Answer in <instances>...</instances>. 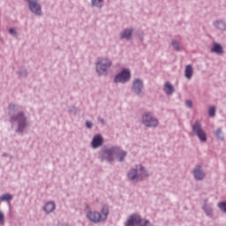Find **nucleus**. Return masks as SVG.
Listing matches in <instances>:
<instances>
[{"mask_svg": "<svg viewBox=\"0 0 226 226\" xmlns=\"http://www.w3.org/2000/svg\"><path fill=\"white\" fill-rule=\"evenodd\" d=\"M109 215V205H103L101 213H98V210H88L87 213V218L93 223H102L108 220Z\"/></svg>", "mask_w": 226, "mask_h": 226, "instance_id": "nucleus-1", "label": "nucleus"}, {"mask_svg": "<svg viewBox=\"0 0 226 226\" xmlns=\"http://www.w3.org/2000/svg\"><path fill=\"white\" fill-rule=\"evenodd\" d=\"M127 152L121 150L119 147H111L110 148H105L102 151V156L108 161H114L115 155L118 158V161H123Z\"/></svg>", "mask_w": 226, "mask_h": 226, "instance_id": "nucleus-2", "label": "nucleus"}, {"mask_svg": "<svg viewBox=\"0 0 226 226\" xmlns=\"http://www.w3.org/2000/svg\"><path fill=\"white\" fill-rule=\"evenodd\" d=\"M147 176V171L141 165L137 166L136 168H132L128 173V177L131 180H140Z\"/></svg>", "mask_w": 226, "mask_h": 226, "instance_id": "nucleus-3", "label": "nucleus"}, {"mask_svg": "<svg viewBox=\"0 0 226 226\" xmlns=\"http://www.w3.org/2000/svg\"><path fill=\"white\" fill-rule=\"evenodd\" d=\"M125 226H153L148 220H142L139 215L134 214L129 216Z\"/></svg>", "mask_w": 226, "mask_h": 226, "instance_id": "nucleus-4", "label": "nucleus"}, {"mask_svg": "<svg viewBox=\"0 0 226 226\" xmlns=\"http://www.w3.org/2000/svg\"><path fill=\"white\" fill-rule=\"evenodd\" d=\"M112 62L109 58H99L96 64V71L99 74H107Z\"/></svg>", "mask_w": 226, "mask_h": 226, "instance_id": "nucleus-5", "label": "nucleus"}, {"mask_svg": "<svg viewBox=\"0 0 226 226\" xmlns=\"http://www.w3.org/2000/svg\"><path fill=\"white\" fill-rule=\"evenodd\" d=\"M192 132L200 138V141L207 140V134L204 129H202V124L200 120H196L192 124Z\"/></svg>", "mask_w": 226, "mask_h": 226, "instance_id": "nucleus-6", "label": "nucleus"}, {"mask_svg": "<svg viewBox=\"0 0 226 226\" xmlns=\"http://www.w3.org/2000/svg\"><path fill=\"white\" fill-rule=\"evenodd\" d=\"M11 122H18V131H24L25 127L27 125L26 117L24 113H18V115L11 117Z\"/></svg>", "mask_w": 226, "mask_h": 226, "instance_id": "nucleus-7", "label": "nucleus"}, {"mask_svg": "<svg viewBox=\"0 0 226 226\" xmlns=\"http://www.w3.org/2000/svg\"><path fill=\"white\" fill-rule=\"evenodd\" d=\"M142 123L146 127H156L159 124V120L153 117L152 113H144L142 116Z\"/></svg>", "mask_w": 226, "mask_h": 226, "instance_id": "nucleus-8", "label": "nucleus"}, {"mask_svg": "<svg viewBox=\"0 0 226 226\" xmlns=\"http://www.w3.org/2000/svg\"><path fill=\"white\" fill-rule=\"evenodd\" d=\"M131 79V72L128 69H123L122 72L115 77V83H126Z\"/></svg>", "mask_w": 226, "mask_h": 226, "instance_id": "nucleus-9", "label": "nucleus"}, {"mask_svg": "<svg viewBox=\"0 0 226 226\" xmlns=\"http://www.w3.org/2000/svg\"><path fill=\"white\" fill-rule=\"evenodd\" d=\"M29 4V9L34 14H41V5L38 4V0H26Z\"/></svg>", "mask_w": 226, "mask_h": 226, "instance_id": "nucleus-10", "label": "nucleus"}, {"mask_svg": "<svg viewBox=\"0 0 226 226\" xmlns=\"http://www.w3.org/2000/svg\"><path fill=\"white\" fill-rule=\"evenodd\" d=\"M193 175L194 177L197 178V180H202L206 177L205 171L202 170L201 166L197 165L193 170Z\"/></svg>", "mask_w": 226, "mask_h": 226, "instance_id": "nucleus-11", "label": "nucleus"}, {"mask_svg": "<svg viewBox=\"0 0 226 226\" xmlns=\"http://www.w3.org/2000/svg\"><path fill=\"white\" fill-rule=\"evenodd\" d=\"M103 143V138L101 136V134H96V136L94 137L92 141V147L94 148H98V147H101Z\"/></svg>", "mask_w": 226, "mask_h": 226, "instance_id": "nucleus-12", "label": "nucleus"}, {"mask_svg": "<svg viewBox=\"0 0 226 226\" xmlns=\"http://www.w3.org/2000/svg\"><path fill=\"white\" fill-rule=\"evenodd\" d=\"M143 87L144 86L141 79H134L133 90L136 92V94H140L143 90Z\"/></svg>", "mask_w": 226, "mask_h": 226, "instance_id": "nucleus-13", "label": "nucleus"}, {"mask_svg": "<svg viewBox=\"0 0 226 226\" xmlns=\"http://www.w3.org/2000/svg\"><path fill=\"white\" fill-rule=\"evenodd\" d=\"M43 209L45 213H52V211H55L56 209V203L55 201H48V203H45Z\"/></svg>", "mask_w": 226, "mask_h": 226, "instance_id": "nucleus-14", "label": "nucleus"}, {"mask_svg": "<svg viewBox=\"0 0 226 226\" xmlns=\"http://www.w3.org/2000/svg\"><path fill=\"white\" fill-rule=\"evenodd\" d=\"M164 92L168 94V95H171L172 94H174L175 88L170 81H166L164 85Z\"/></svg>", "mask_w": 226, "mask_h": 226, "instance_id": "nucleus-15", "label": "nucleus"}, {"mask_svg": "<svg viewBox=\"0 0 226 226\" xmlns=\"http://www.w3.org/2000/svg\"><path fill=\"white\" fill-rule=\"evenodd\" d=\"M185 78L188 79H191L192 77L193 76V67L192 65H186L185 71Z\"/></svg>", "mask_w": 226, "mask_h": 226, "instance_id": "nucleus-16", "label": "nucleus"}, {"mask_svg": "<svg viewBox=\"0 0 226 226\" xmlns=\"http://www.w3.org/2000/svg\"><path fill=\"white\" fill-rule=\"evenodd\" d=\"M212 51L215 53L222 54L223 53L222 46L221 44L215 43L212 48Z\"/></svg>", "mask_w": 226, "mask_h": 226, "instance_id": "nucleus-17", "label": "nucleus"}, {"mask_svg": "<svg viewBox=\"0 0 226 226\" xmlns=\"http://www.w3.org/2000/svg\"><path fill=\"white\" fill-rule=\"evenodd\" d=\"M132 30L127 29L122 32V39H132Z\"/></svg>", "mask_w": 226, "mask_h": 226, "instance_id": "nucleus-18", "label": "nucleus"}, {"mask_svg": "<svg viewBox=\"0 0 226 226\" xmlns=\"http://www.w3.org/2000/svg\"><path fill=\"white\" fill-rule=\"evenodd\" d=\"M12 194H9V192H6V194H2V196H0L1 202H4V200H12Z\"/></svg>", "mask_w": 226, "mask_h": 226, "instance_id": "nucleus-19", "label": "nucleus"}, {"mask_svg": "<svg viewBox=\"0 0 226 226\" xmlns=\"http://www.w3.org/2000/svg\"><path fill=\"white\" fill-rule=\"evenodd\" d=\"M218 207L223 211V213H226V201H219Z\"/></svg>", "mask_w": 226, "mask_h": 226, "instance_id": "nucleus-20", "label": "nucleus"}, {"mask_svg": "<svg viewBox=\"0 0 226 226\" xmlns=\"http://www.w3.org/2000/svg\"><path fill=\"white\" fill-rule=\"evenodd\" d=\"M92 4L95 7H102L103 4V0H92Z\"/></svg>", "mask_w": 226, "mask_h": 226, "instance_id": "nucleus-21", "label": "nucleus"}, {"mask_svg": "<svg viewBox=\"0 0 226 226\" xmlns=\"http://www.w3.org/2000/svg\"><path fill=\"white\" fill-rule=\"evenodd\" d=\"M204 209L207 216H213V208L211 207H204Z\"/></svg>", "mask_w": 226, "mask_h": 226, "instance_id": "nucleus-22", "label": "nucleus"}, {"mask_svg": "<svg viewBox=\"0 0 226 226\" xmlns=\"http://www.w3.org/2000/svg\"><path fill=\"white\" fill-rule=\"evenodd\" d=\"M215 135L216 138H218L219 139H223L222 129H217V130L215 131Z\"/></svg>", "mask_w": 226, "mask_h": 226, "instance_id": "nucleus-23", "label": "nucleus"}, {"mask_svg": "<svg viewBox=\"0 0 226 226\" xmlns=\"http://www.w3.org/2000/svg\"><path fill=\"white\" fill-rule=\"evenodd\" d=\"M208 113H209L210 117H215V106H210Z\"/></svg>", "mask_w": 226, "mask_h": 226, "instance_id": "nucleus-24", "label": "nucleus"}, {"mask_svg": "<svg viewBox=\"0 0 226 226\" xmlns=\"http://www.w3.org/2000/svg\"><path fill=\"white\" fill-rule=\"evenodd\" d=\"M5 216L4 214L0 210V225H4Z\"/></svg>", "mask_w": 226, "mask_h": 226, "instance_id": "nucleus-25", "label": "nucleus"}, {"mask_svg": "<svg viewBox=\"0 0 226 226\" xmlns=\"http://www.w3.org/2000/svg\"><path fill=\"white\" fill-rule=\"evenodd\" d=\"M172 46L175 48V49H177V51H179L180 46L178 45V42H177L176 41H172Z\"/></svg>", "mask_w": 226, "mask_h": 226, "instance_id": "nucleus-26", "label": "nucleus"}, {"mask_svg": "<svg viewBox=\"0 0 226 226\" xmlns=\"http://www.w3.org/2000/svg\"><path fill=\"white\" fill-rule=\"evenodd\" d=\"M185 104H186V106H188V108H192V102L190 100L185 101Z\"/></svg>", "mask_w": 226, "mask_h": 226, "instance_id": "nucleus-27", "label": "nucleus"}, {"mask_svg": "<svg viewBox=\"0 0 226 226\" xmlns=\"http://www.w3.org/2000/svg\"><path fill=\"white\" fill-rule=\"evenodd\" d=\"M87 127H89V128L93 127L92 122L87 121Z\"/></svg>", "mask_w": 226, "mask_h": 226, "instance_id": "nucleus-28", "label": "nucleus"}, {"mask_svg": "<svg viewBox=\"0 0 226 226\" xmlns=\"http://www.w3.org/2000/svg\"><path fill=\"white\" fill-rule=\"evenodd\" d=\"M15 108H16L15 104H10L9 106L10 110L14 109Z\"/></svg>", "mask_w": 226, "mask_h": 226, "instance_id": "nucleus-29", "label": "nucleus"}, {"mask_svg": "<svg viewBox=\"0 0 226 226\" xmlns=\"http://www.w3.org/2000/svg\"><path fill=\"white\" fill-rule=\"evenodd\" d=\"M10 34H16V30L14 28H10Z\"/></svg>", "mask_w": 226, "mask_h": 226, "instance_id": "nucleus-30", "label": "nucleus"}, {"mask_svg": "<svg viewBox=\"0 0 226 226\" xmlns=\"http://www.w3.org/2000/svg\"><path fill=\"white\" fill-rule=\"evenodd\" d=\"M219 26L223 25L222 23H218Z\"/></svg>", "mask_w": 226, "mask_h": 226, "instance_id": "nucleus-31", "label": "nucleus"}]
</instances>
